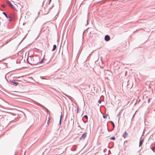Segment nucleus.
I'll return each mask as SVG.
<instances>
[{
    "instance_id": "f257e3e1",
    "label": "nucleus",
    "mask_w": 155,
    "mask_h": 155,
    "mask_svg": "<svg viewBox=\"0 0 155 155\" xmlns=\"http://www.w3.org/2000/svg\"><path fill=\"white\" fill-rule=\"evenodd\" d=\"M6 3L12 8L16 11L18 10V8L17 5L14 3L12 4L8 0L6 1Z\"/></svg>"
},
{
    "instance_id": "f03ea898",
    "label": "nucleus",
    "mask_w": 155,
    "mask_h": 155,
    "mask_svg": "<svg viewBox=\"0 0 155 155\" xmlns=\"http://www.w3.org/2000/svg\"><path fill=\"white\" fill-rule=\"evenodd\" d=\"M87 133H85L84 134H83L81 137H80V140H84L86 137L87 136Z\"/></svg>"
},
{
    "instance_id": "7ed1b4c3",
    "label": "nucleus",
    "mask_w": 155,
    "mask_h": 155,
    "mask_svg": "<svg viewBox=\"0 0 155 155\" xmlns=\"http://www.w3.org/2000/svg\"><path fill=\"white\" fill-rule=\"evenodd\" d=\"M104 39L105 41H109L110 39V36L108 35H106L105 36Z\"/></svg>"
},
{
    "instance_id": "20e7f679",
    "label": "nucleus",
    "mask_w": 155,
    "mask_h": 155,
    "mask_svg": "<svg viewBox=\"0 0 155 155\" xmlns=\"http://www.w3.org/2000/svg\"><path fill=\"white\" fill-rule=\"evenodd\" d=\"M127 135L128 134L126 132H125L123 134V136L124 138H125L127 137Z\"/></svg>"
},
{
    "instance_id": "39448f33",
    "label": "nucleus",
    "mask_w": 155,
    "mask_h": 155,
    "mask_svg": "<svg viewBox=\"0 0 155 155\" xmlns=\"http://www.w3.org/2000/svg\"><path fill=\"white\" fill-rule=\"evenodd\" d=\"M143 140L141 139L140 141L139 142V147H140L141 145H142L143 143Z\"/></svg>"
},
{
    "instance_id": "423d86ee",
    "label": "nucleus",
    "mask_w": 155,
    "mask_h": 155,
    "mask_svg": "<svg viewBox=\"0 0 155 155\" xmlns=\"http://www.w3.org/2000/svg\"><path fill=\"white\" fill-rule=\"evenodd\" d=\"M56 48V45H54L53 46V48L52 50V51H54Z\"/></svg>"
},
{
    "instance_id": "0eeeda50",
    "label": "nucleus",
    "mask_w": 155,
    "mask_h": 155,
    "mask_svg": "<svg viewBox=\"0 0 155 155\" xmlns=\"http://www.w3.org/2000/svg\"><path fill=\"white\" fill-rule=\"evenodd\" d=\"M50 117L49 116L48 117V121H47V123L48 124H49V122H50Z\"/></svg>"
},
{
    "instance_id": "6e6552de",
    "label": "nucleus",
    "mask_w": 155,
    "mask_h": 155,
    "mask_svg": "<svg viewBox=\"0 0 155 155\" xmlns=\"http://www.w3.org/2000/svg\"><path fill=\"white\" fill-rule=\"evenodd\" d=\"M151 149L154 152H155V148L154 147H152L151 148Z\"/></svg>"
},
{
    "instance_id": "1a4fd4ad",
    "label": "nucleus",
    "mask_w": 155,
    "mask_h": 155,
    "mask_svg": "<svg viewBox=\"0 0 155 155\" xmlns=\"http://www.w3.org/2000/svg\"><path fill=\"white\" fill-rule=\"evenodd\" d=\"M111 140H114L115 139V138L114 137H112L110 138Z\"/></svg>"
},
{
    "instance_id": "9d476101",
    "label": "nucleus",
    "mask_w": 155,
    "mask_h": 155,
    "mask_svg": "<svg viewBox=\"0 0 155 155\" xmlns=\"http://www.w3.org/2000/svg\"><path fill=\"white\" fill-rule=\"evenodd\" d=\"M111 124H112V125H113V127H114L115 125H114V123H113L112 122H111Z\"/></svg>"
},
{
    "instance_id": "9b49d317",
    "label": "nucleus",
    "mask_w": 155,
    "mask_h": 155,
    "mask_svg": "<svg viewBox=\"0 0 155 155\" xmlns=\"http://www.w3.org/2000/svg\"><path fill=\"white\" fill-rule=\"evenodd\" d=\"M2 6L3 8H5V6L4 4L2 5Z\"/></svg>"
},
{
    "instance_id": "f8f14e48",
    "label": "nucleus",
    "mask_w": 155,
    "mask_h": 155,
    "mask_svg": "<svg viewBox=\"0 0 155 155\" xmlns=\"http://www.w3.org/2000/svg\"><path fill=\"white\" fill-rule=\"evenodd\" d=\"M3 14H4L5 16L7 17V14L5 12H3Z\"/></svg>"
},
{
    "instance_id": "ddd939ff",
    "label": "nucleus",
    "mask_w": 155,
    "mask_h": 155,
    "mask_svg": "<svg viewBox=\"0 0 155 155\" xmlns=\"http://www.w3.org/2000/svg\"><path fill=\"white\" fill-rule=\"evenodd\" d=\"M84 117H85L87 119L88 118V117H87V116L86 115H85L84 116Z\"/></svg>"
},
{
    "instance_id": "4468645a",
    "label": "nucleus",
    "mask_w": 155,
    "mask_h": 155,
    "mask_svg": "<svg viewBox=\"0 0 155 155\" xmlns=\"http://www.w3.org/2000/svg\"><path fill=\"white\" fill-rule=\"evenodd\" d=\"M44 61V59H42V61H41V62L40 63H42Z\"/></svg>"
},
{
    "instance_id": "2eb2a0df",
    "label": "nucleus",
    "mask_w": 155,
    "mask_h": 155,
    "mask_svg": "<svg viewBox=\"0 0 155 155\" xmlns=\"http://www.w3.org/2000/svg\"><path fill=\"white\" fill-rule=\"evenodd\" d=\"M13 83L14 84H15L16 85H17V84H18V82H13Z\"/></svg>"
},
{
    "instance_id": "dca6fc26",
    "label": "nucleus",
    "mask_w": 155,
    "mask_h": 155,
    "mask_svg": "<svg viewBox=\"0 0 155 155\" xmlns=\"http://www.w3.org/2000/svg\"><path fill=\"white\" fill-rule=\"evenodd\" d=\"M127 140H126L125 141L124 143H127Z\"/></svg>"
},
{
    "instance_id": "f3484780",
    "label": "nucleus",
    "mask_w": 155,
    "mask_h": 155,
    "mask_svg": "<svg viewBox=\"0 0 155 155\" xmlns=\"http://www.w3.org/2000/svg\"><path fill=\"white\" fill-rule=\"evenodd\" d=\"M61 117H62V116H61V119H60V121H61Z\"/></svg>"
},
{
    "instance_id": "a211bd4d",
    "label": "nucleus",
    "mask_w": 155,
    "mask_h": 155,
    "mask_svg": "<svg viewBox=\"0 0 155 155\" xmlns=\"http://www.w3.org/2000/svg\"><path fill=\"white\" fill-rule=\"evenodd\" d=\"M12 18H13V16H12Z\"/></svg>"
},
{
    "instance_id": "6ab92c4d",
    "label": "nucleus",
    "mask_w": 155,
    "mask_h": 155,
    "mask_svg": "<svg viewBox=\"0 0 155 155\" xmlns=\"http://www.w3.org/2000/svg\"><path fill=\"white\" fill-rule=\"evenodd\" d=\"M9 20L10 21H11V19H10Z\"/></svg>"
}]
</instances>
